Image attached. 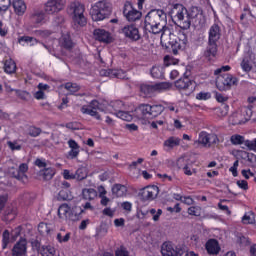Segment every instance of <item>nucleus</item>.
<instances>
[{"mask_svg":"<svg viewBox=\"0 0 256 256\" xmlns=\"http://www.w3.org/2000/svg\"><path fill=\"white\" fill-rule=\"evenodd\" d=\"M94 39H96V41H100L102 43H111L112 41V37H111V33H109L108 31H106L105 29H96L94 30Z\"/></svg>","mask_w":256,"mask_h":256,"instance_id":"412c9836","label":"nucleus"},{"mask_svg":"<svg viewBox=\"0 0 256 256\" xmlns=\"http://www.w3.org/2000/svg\"><path fill=\"white\" fill-rule=\"evenodd\" d=\"M161 253L163 256H189L187 249L181 246L173 248L171 244L163 245Z\"/></svg>","mask_w":256,"mask_h":256,"instance_id":"4468645a","label":"nucleus"},{"mask_svg":"<svg viewBox=\"0 0 256 256\" xmlns=\"http://www.w3.org/2000/svg\"><path fill=\"white\" fill-rule=\"evenodd\" d=\"M133 9H134V8H133V4H131V2H126V3L124 4L123 15H124L125 17H127L128 14H129Z\"/></svg>","mask_w":256,"mask_h":256,"instance_id":"052dcab7","label":"nucleus"},{"mask_svg":"<svg viewBox=\"0 0 256 256\" xmlns=\"http://www.w3.org/2000/svg\"><path fill=\"white\" fill-rule=\"evenodd\" d=\"M27 255V240L20 239L13 249H12V256H25Z\"/></svg>","mask_w":256,"mask_h":256,"instance_id":"6ab92c4d","label":"nucleus"},{"mask_svg":"<svg viewBox=\"0 0 256 256\" xmlns=\"http://www.w3.org/2000/svg\"><path fill=\"white\" fill-rule=\"evenodd\" d=\"M116 256H129V252L125 250V248L121 247L120 249L116 250L115 252Z\"/></svg>","mask_w":256,"mask_h":256,"instance_id":"774afa93","label":"nucleus"},{"mask_svg":"<svg viewBox=\"0 0 256 256\" xmlns=\"http://www.w3.org/2000/svg\"><path fill=\"white\" fill-rule=\"evenodd\" d=\"M141 12L138 10H135V8L126 16V19L128 21H138V19H141Z\"/></svg>","mask_w":256,"mask_h":256,"instance_id":"ea45409f","label":"nucleus"},{"mask_svg":"<svg viewBox=\"0 0 256 256\" xmlns=\"http://www.w3.org/2000/svg\"><path fill=\"white\" fill-rule=\"evenodd\" d=\"M116 116L122 119L123 121H133V116L129 112L118 111Z\"/></svg>","mask_w":256,"mask_h":256,"instance_id":"49530a36","label":"nucleus"},{"mask_svg":"<svg viewBox=\"0 0 256 256\" xmlns=\"http://www.w3.org/2000/svg\"><path fill=\"white\" fill-rule=\"evenodd\" d=\"M68 15L72 16L74 23L80 25V27H85L87 25V18H85V5L81 2H73L68 7Z\"/></svg>","mask_w":256,"mask_h":256,"instance_id":"0eeeda50","label":"nucleus"},{"mask_svg":"<svg viewBox=\"0 0 256 256\" xmlns=\"http://www.w3.org/2000/svg\"><path fill=\"white\" fill-rule=\"evenodd\" d=\"M218 116L219 117H227L228 113H229V106L227 105H222V107H220L218 109Z\"/></svg>","mask_w":256,"mask_h":256,"instance_id":"3c124183","label":"nucleus"},{"mask_svg":"<svg viewBox=\"0 0 256 256\" xmlns=\"http://www.w3.org/2000/svg\"><path fill=\"white\" fill-rule=\"evenodd\" d=\"M112 194L115 197H125L127 195V186L122 184H114L112 186Z\"/></svg>","mask_w":256,"mask_h":256,"instance_id":"393cba45","label":"nucleus"},{"mask_svg":"<svg viewBox=\"0 0 256 256\" xmlns=\"http://www.w3.org/2000/svg\"><path fill=\"white\" fill-rule=\"evenodd\" d=\"M82 113L91 115V117H95L98 121H105L107 125H113V117H115V114L111 112H105L104 110H100V112H97L95 110H89L85 107L81 108Z\"/></svg>","mask_w":256,"mask_h":256,"instance_id":"9b49d317","label":"nucleus"},{"mask_svg":"<svg viewBox=\"0 0 256 256\" xmlns=\"http://www.w3.org/2000/svg\"><path fill=\"white\" fill-rule=\"evenodd\" d=\"M230 141L232 143V145H245V137L241 136V135H232L230 138Z\"/></svg>","mask_w":256,"mask_h":256,"instance_id":"a19ab883","label":"nucleus"},{"mask_svg":"<svg viewBox=\"0 0 256 256\" xmlns=\"http://www.w3.org/2000/svg\"><path fill=\"white\" fill-rule=\"evenodd\" d=\"M233 85H237V78L231 74L219 75L216 78V87L219 91H229Z\"/></svg>","mask_w":256,"mask_h":256,"instance_id":"9d476101","label":"nucleus"},{"mask_svg":"<svg viewBox=\"0 0 256 256\" xmlns=\"http://www.w3.org/2000/svg\"><path fill=\"white\" fill-rule=\"evenodd\" d=\"M63 7H65V0H50L45 5V12L53 15L62 11Z\"/></svg>","mask_w":256,"mask_h":256,"instance_id":"dca6fc26","label":"nucleus"},{"mask_svg":"<svg viewBox=\"0 0 256 256\" xmlns=\"http://www.w3.org/2000/svg\"><path fill=\"white\" fill-rule=\"evenodd\" d=\"M54 187L59 189H71V184L67 182L65 179H55L54 180Z\"/></svg>","mask_w":256,"mask_h":256,"instance_id":"2f4dec72","label":"nucleus"},{"mask_svg":"<svg viewBox=\"0 0 256 256\" xmlns=\"http://www.w3.org/2000/svg\"><path fill=\"white\" fill-rule=\"evenodd\" d=\"M175 87H177L179 91H183L184 95H191V93L195 91L197 84H195V81L189 79V76L185 73L183 78L175 82Z\"/></svg>","mask_w":256,"mask_h":256,"instance_id":"1a4fd4ad","label":"nucleus"},{"mask_svg":"<svg viewBox=\"0 0 256 256\" xmlns=\"http://www.w3.org/2000/svg\"><path fill=\"white\" fill-rule=\"evenodd\" d=\"M242 221L246 225H249V224L255 223V218L253 216L251 217L249 215H244L243 218H242Z\"/></svg>","mask_w":256,"mask_h":256,"instance_id":"338daca9","label":"nucleus"},{"mask_svg":"<svg viewBox=\"0 0 256 256\" xmlns=\"http://www.w3.org/2000/svg\"><path fill=\"white\" fill-rule=\"evenodd\" d=\"M171 87L167 82L156 83L154 85L141 84L140 93L142 97H152L153 93L156 91H165Z\"/></svg>","mask_w":256,"mask_h":256,"instance_id":"6e6552de","label":"nucleus"},{"mask_svg":"<svg viewBox=\"0 0 256 256\" xmlns=\"http://www.w3.org/2000/svg\"><path fill=\"white\" fill-rule=\"evenodd\" d=\"M255 59V53L253 52H249L248 56L244 57L240 65L245 73H249V71L253 69V65H255Z\"/></svg>","mask_w":256,"mask_h":256,"instance_id":"aec40b11","label":"nucleus"},{"mask_svg":"<svg viewBox=\"0 0 256 256\" xmlns=\"http://www.w3.org/2000/svg\"><path fill=\"white\" fill-rule=\"evenodd\" d=\"M111 13H113V4L107 0L96 2L90 10V15L93 21L109 19V17H111Z\"/></svg>","mask_w":256,"mask_h":256,"instance_id":"39448f33","label":"nucleus"},{"mask_svg":"<svg viewBox=\"0 0 256 256\" xmlns=\"http://www.w3.org/2000/svg\"><path fill=\"white\" fill-rule=\"evenodd\" d=\"M68 145L71 149L68 153V159H76L79 156V144L75 140H69Z\"/></svg>","mask_w":256,"mask_h":256,"instance_id":"b1692460","label":"nucleus"},{"mask_svg":"<svg viewBox=\"0 0 256 256\" xmlns=\"http://www.w3.org/2000/svg\"><path fill=\"white\" fill-rule=\"evenodd\" d=\"M151 75L154 79H163V68L161 66H153Z\"/></svg>","mask_w":256,"mask_h":256,"instance_id":"e433bc0d","label":"nucleus"},{"mask_svg":"<svg viewBox=\"0 0 256 256\" xmlns=\"http://www.w3.org/2000/svg\"><path fill=\"white\" fill-rule=\"evenodd\" d=\"M84 212L85 210H83L81 206H74L71 209L69 205L62 204L58 208V217H60V219H67L68 221H79V219L82 217L81 215H83Z\"/></svg>","mask_w":256,"mask_h":256,"instance_id":"423d86ee","label":"nucleus"},{"mask_svg":"<svg viewBox=\"0 0 256 256\" xmlns=\"http://www.w3.org/2000/svg\"><path fill=\"white\" fill-rule=\"evenodd\" d=\"M181 143V139L177 137H169L166 141H164V147H168V149H173V147L179 146Z\"/></svg>","mask_w":256,"mask_h":256,"instance_id":"7c9ffc66","label":"nucleus"},{"mask_svg":"<svg viewBox=\"0 0 256 256\" xmlns=\"http://www.w3.org/2000/svg\"><path fill=\"white\" fill-rule=\"evenodd\" d=\"M55 176V169L54 168H44L38 172V177L43 181H51Z\"/></svg>","mask_w":256,"mask_h":256,"instance_id":"5701e85b","label":"nucleus"},{"mask_svg":"<svg viewBox=\"0 0 256 256\" xmlns=\"http://www.w3.org/2000/svg\"><path fill=\"white\" fill-rule=\"evenodd\" d=\"M64 89L69 91L70 95H75V93H77V91H79L81 89V86H79L77 83L67 82L64 85Z\"/></svg>","mask_w":256,"mask_h":256,"instance_id":"c9c22d12","label":"nucleus"},{"mask_svg":"<svg viewBox=\"0 0 256 256\" xmlns=\"http://www.w3.org/2000/svg\"><path fill=\"white\" fill-rule=\"evenodd\" d=\"M188 13L190 15V22L194 27H203L205 25V16L201 8L193 6L188 10Z\"/></svg>","mask_w":256,"mask_h":256,"instance_id":"f8f14e48","label":"nucleus"},{"mask_svg":"<svg viewBox=\"0 0 256 256\" xmlns=\"http://www.w3.org/2000/svg\"><path fill=\"white\" fill-rule=\"evenodd\" d=\"M236 184L238 185V187H240V189H243L244 191H247V189H249V184L246 180H238Z\"/></svg>","mask_w":256,"mask_h":256,"instance_id":"69168bd1","label":"nucleus"},{"mask_svg":"<svg viewBox=\"0 0 256 256\" xmlns=\"http://www.w3.org/2000/svg\"><path fill=\"white\" fill-rule=\"evenodd\" d=\"M44 19L45 17L43 16V13H40V12H36L31 15V21L36 25H39L40 23H42Z\"/></svg>","mask_w":256,"mask_h":256,"instance_id":"c03bdc74","label":"nucleus"},{"mask_svg":"<svg viewBox=\"0 0 256 256\" xmlns=\"http://www.w3.org/2000/svg\"><path fill=\"white\" fill-rule=\"evenodd\" d=\"M237 243H239L241 247H247V245H251V241H249V238L245 236H240L237 240Z\"/></svg>","mask_w":256,"mask_h":256,"instance_id":"603ef678","label":"nucleus"},{"mask_svg":"<svg viewBox=\"0 0 256 256\" xmlns=\"http://www.w3.org/2000/svg\"><path fill=\"white\" fill-rule=\"evenodd\" d=\"M38 231L41 235H50L51 233V227L47 223L41 222L38 225Z\"/></svg>","mask_w":256,"mask_h":256,"instance_id":"4c0bfd02","label":"nucleus"},{"mask_svg":"<svg viewBox=\"0 0 256 256\" xmlns=\"http://www.w3.org/2000/svg\"><path fill=\"white\" fill-rule=\"evenodd\" d=\"M40 253L42 256H55V248L53 246H42Z\"/></svg>","mask_w":256,"mask_h":256,"instance_id":"58836bf2","label":"nucleus"},{"mask_svg":"<svg viewBox=\"0 0 256 256\" xmlns=\"http://www.w3.org/2000/svg\"><path fill=\"white\" fill-rule=\"evenodd\" d=\"M146 31L159 35L167 27V13L161 9L150 10L144 19Z\"/></svg>","mask_w":256,"mask_h":256,"instance_id":"f03ea898","label":"nucleus"},{"mask_svg":"<svg viewBox=\"0 0 256 256\" xmlns=\"http://www.w3.org/2000/svg\"><path fill=\"white\" fill-rule=\"evenodd\" d=\"M82 196L85 201H93L97 197V190L93 188H84L82 190Z\"/></svg>","mask_w":256,"mask_h":256,"instance_id":"cd10ccee","label":"nucleus"},{"mask_svg":"<svg viewBox=\"0 0 256 256\" xmlns=\"http://www.w3.org/2000/svg\"><path fill=\"white\" fill-rule=\"evenodd\" d=\"M16 95L23 101H27V99L31 97V94L29 92L23 90H16Z\"/></svg>","mask_w":256,"mask_h":256,"instance_id":"8fccbe9b","label":"nucleus"},{"mask_svg":"<svg viewBox=\"0 0 256 256\" xmlns=\"http://www.w3.org/2000/svg\"><path fill=\"white\" fill-rule=\"evenodd\" d=\"M7 145L11 151H21V145H19L17 142L8 141Z\"/></svg>","mask_w":256,"mask_h":256,"instance_id":"e2e57ef3","label":"nucleus"},{"mask_svg":"<svg viewBox=\"0 0 256 256\" xmlns=\"http://www.w3.org/2000/svg\"><path fill=\"white\" fill-rule=\"evenodd\" d=\"M9 173L11 177H13L14 179H17V181H21L22 183H27V175L20 173L19 169L15 167H11L9 169Z\"/></svg>","mask_w":256,"mask_h":256,"instance_id":"a878e982","label":"nucleus"},{"mask_svg":"<svg viewBox=\"0 0 256 256\" xmlns=\"http://www.w3.org/2000/svg\"><path fill=\"white\" fill-rule=\"evenodd\" d=\"M157 195H159V187L157 186H147L138 193V197L142 201H153L157 199Z\"/></svg>","mask_w":256,"mask_h":256,"instance_id":"2eb2a0df","label":"nucleus"},{"mask_svg":"<svg viewBox=\"0 0 256 256\" xmlns=\"http://www.w3.org/2000/svg\"><path fill=\"white\" fill-rule=\"evenodd\" d=\"M62 175H63L65 181H71L73 179H76V177H77L75 174L71 173V171H69V170H64Z\"/></svg>","mask_w":256,"mask_h":256,"instance_id":"4d7b16f0","label":"nucleus"},{"mask_svg":"<svg viewBox=\"0 0 256 256\" xmlns=\"http://www.w3.org/2000/svg\"><path fill=\"white\" fill-rule=\"evenodd\" d=\"M9 230H5L2 234V249H7V245H9Z\"/></svg>","mask_w":256,"mask_h":256,"instance_id":"09e8293b","label":"nucleus"},{"mask_svg":"<svg viewBox=\"0 0 256 256\" xmlns=\"http://www.w3.org/2000/svg\"><path fill=\"white\" fill-rule=\"evenodd\" d=\"M11 7V0H1L0 11H7Z\"/></svg>","mask_w":256,"mask_h":256,"instance_id":"680f3d73","label":"nucleus"},{"mask_svg":"<svg viewBox=\"0 0 256 256\" xmlns=\"http://www.w3.org/2000/svg\"><path fill=\"white\" fill-rule=\"evenodd\" d=\"M196 99L199 101H207V99H211V94L209 92H200L196 95Z\"/></svg>","mask_w":256,"mask_h":256,"instance_id":"5fc2aeb1","label":"nucleus"},{"mask_svg":"<svg viewBox=\"0 0 256 256\" xmlns=\"http://www.w3.org/2000/svg\"><path fill=\"white\" fill-rule=\"evenodd\" d=\"M134 113L138 119H151V105L140 104Z\"/></svg>","mask_w":256,"mask_h":256,"instance_id":"a211bd4d","label":"nucleus"},{"mask_svg":"<svg viewBox=\"0 0 256 256\" xmlns=\"http://www.w3.org/2000/svg\"><path fill=\"white\" fill-rule=\"evenodd\" d=\"M112 78H116V79H129V77L127 76V74L123 70H113Z\"/></svg>","mask_w":256,"mask_h":256,"instance_id":"de8ad7c7","label":"nucleus"},{"mask_svg":"<svg viewBox=\"0 0 256 256\" xmlns=\"http://www.w3.org/2000/svg\"><path fill=\"white\" fill-rule=\"evenodd\" d=\"M122 33L131 41H139L141 34H139V28L135 25H128L122 28Z\"/></svg>","mask_w":256,"mask_h":256,"instance_id":"f3484780","label":"nucleus"},{"mask_svg":"<svg viewBox=\"0 0 256 256\" xmlns=\"http://www.w3.org/2000/svg\"><path fill=\"white\" fill-rule=\"evenodd\" d=\"M230 121H232V125H243L245 123V119L241 113L232 114Z\"/></svg>","mask_w":256,"mask_h":256,"instance_id":"f704fd0d","label":"nucleus"},{"mask_svg":"<svg viewBox=\"0 0 256 256\" xmlns=\"http://www.w3.org/2000/svg\"><path fill=\"white\" fill-rule=\"evenodd\" d=\"M74 175L78 181H83V179H87V170L85 168H79Z\"/></svg>","mask_w":256,"mask_h":256,"instance_id":"a18cd8bd","label":"nucleus"},{"mask_svg":"<svg viewBox=\"0 0 256 256\" xmlns=\"http://www.w3.org/2000/svg\"><path fill=\"white\" fill-rule=\"evenodd\" d=\"M221 39V28L214 24L209 30L208 46L204 52V57L208 61H213L217 57V41Z\"/></svg>","mask_w":256,"mask_h":256,"instance_id":"20e7f679","label":"nucleus"},{"mask_svg":"<svg viewBox=\"0 0 256 256\" xmlns=\"http://www.w3.org/2000/svg\"><path fill=\"white\" fill-rule=\"evenodd\" d=\"M161 45L166 49H171L173 55H177L179 50L185 49L187 45V36L184 33H179L178 36L173 32V28L167 26L161 32Z\"/></svg>","mask_w":256,"mask_h":256,"instance_id":"f257e3e1","label":"nucleus"},{"mask_svg":"<svg viewBox=\"0 0 256 256\" xmlns=\"http://www.w3.org/2000/svg\"><path fill=\"white\" fill-rule=\"evenodd\" d=\"M13 8L17 15H23L27 11V5L23 0H16L13 2Z\"/></svg>","mask_w":256,"mask_h":256,"instance_id":"bb28decb","label":"nucleus"},{"mask_svg":"<svg viewBox=\"0 0 256 256\" xmlns=\"http://www.w3.org/2000/svg\"><path fill=\"white\" fill-rule=\"evenodd\" d=\"M151 215H153V221H159V217H161V215L163 214V210L158 209L155 210V208H152L150 210Z\"/></svg>","mask_w":256,"mask_h":256,"instance_id":"864d4df0","label":"nucleus"},{"mask_svg":"<svg viewBox=\"0 0 256 256\" xmlns=\"http://www.w3.org/2000/svg\"><path fill=\"white\" fill-rule=\"evenodd\" d=\"M246 157H247V161L250 162V167H253L254 169H256V155L251 153H247L246 154Z\"/></svg>","mask_w":256,"mask_h":256,"instance_id":"6e6d98bb","label":"nucleus"},{"mask_svg":"<svg viewBox=\"0 0 256 256\" xmlns=\"http://www.w3.org/2000/svg\"><path fill=\"white\" fill-rule=\"evenodd\" d=\"M18 43H31V45H35V43H39V40L31 36H21L18 38Z\"/></svg>","mask_w":256,"mask_h":256,"instance_id":"79ce46f5","label":"nucleus"},{"mask_svg":"<svg viewBox=\"0 0 256 256\" xmlns=\"http://www.w3.org/2000/svg\"><path fill=\"white\" fill-rule=\"evenodd\" d=\"M63 47H65V49H72L73 48V41H71V38L69 36H65L63 38Z\"/></svg>","mask_w":256,"mask_h":256,"instance_id":"bf43d9fd","label":"nucleus"},{"mask_svg":"<svg viewBox=\"0 0 256 256\" xmlns=\"http://www.w3.org/2000/svg\"><path fill=\"white\" fill-rule=\"evenodd\" d=\"M150 111H151V119H153V117H159V115H161V113H163L165 111V107H163V105L159 104V105H150Z\"/></svg>","mask_w":256,"mask_h":256,"instance_id":"473e14b6","label":"nucleus"},{"mask_svg":"<svg viewBox=\"0 0 256 256\" xmlns=\"http://www.w3.org/2000/svg\"><path fill=\"white\" fill-rule=\"evenodd\" d=\"M41 128H37V127H30L29 129V135L30 137H39L41 135Z\"/></svg>","mask_w":256,"mask_h":256,"instance_id":"13d9d810","label":"nucleus"},{"mask_svg":"<svg viewBox=\"0 0 256 256\" xmlns=\"http://www.w3.org/2000/svg\"><path fill=\"white\" fill-rule=\"evenodd\" d=\"M82 107H85L86 109H88V111H97V113H101V111H103L101 109V106L99 104V101L97 100H93L90 105H89V108L87 106H82Z\"/></svg>","mask_w":256,"mask_h":256,"instance_id":"37998d69","label":"nucleus"},{"mask_svg":"<svg viewBox=\"0 0 256 256\" xmlns=\"http://www.w3.org/2000/svg\"><path fill=\"white\" fill-rule=\"evenodd\" d=\"M245 146L248 147V149H250V151H256V139H254L252 141L246 140Z\"/></svg>","mask_w":256,"mask_h":256,"instance_id":"0e129e2a","label":"nucleus"},{"mask_svg":"<svg viewBox=\"0 0 256 256\" xmlns=\"http://www.w3.org/2000/svg\"><path fill=\"white\" fill-rule=\"evenodd\" d=\"M205 249L208 255H217L221 252V246L219 245V241H217V239H209L205 244Z\"/></svg>","mask_w":256,"mask_h":256,"instance_id":"4be33fe9","label":"nucleus"},{"mask_svg":"<svg viewBox=\"0 0 256 256\" xmlns=\"http://www.w3.org/2000/svg\"><path fill=\"white\" fill-rule=\"evenodd\" d=\"M240 115H242L244 123H247V121H249L253 115V106L250 105L247 108L242 109Z\"/></svg>","mask_w":256,"mask_h":256,"instance_id":"72a5a7b5","label":"nucleus"},{"mask_svg":"<svg viewBox=\"0 0 256 256\" xmlns=\"http://www.w3.org/2000/svg\"><path fill=\"white\" fill-rule=\"evenodd\" d=\"M17 70V64H15V61L13 59H8L4 63V71L5 73L12 74Z\"/></svg>","mask_w":256,"mask_h":256,"instance_id":"c756f323","label":"nucleus"},{"mask_svg":"<svg viewBox=\"0 0 256 256\" xmlns=\"http://www.w3.org/2000/svg\"><path fill=\"white\" fill-rule=\"evenodd\" d=\"M217 141H219L217 135L202 131L199 134L198 140L194 142V146L199 147V145H203V147H211V145L217 143Z\"/></svg>","mask_w":256,"mask_h":256,"instance_id":"ddd939ff","label":"nucleus"},{"mask_svg":"<svg viewBox=\"0 0 256 256\" xmlns=\"http://www.w3.org/2000/svg\"><path fill=\"white\" fill-rule=\"evenodd\" d=\"M58 201H71L73 199V194L69 189H59L58 190Z\"/></svg>","mask_w":256,"mask_h":256,"instance_id":"c85d7f7f","label":"nucleus"},{"mask_svg":"<svg viewBox=\"0 0 256 256\" xmlns=\"http://www.w3.org/2000/svg\"><path fill=\"white\" fill-rule=\"evenodd\" d=\"M170 15L175 25L180 27V29L187 30L191 28L189 10L182 4H174L170 11Z\"/></svg>","mask_w":256,"mask_h":256,"instance_id":"7ed1b4c3","label":"nucleus"}]
</instances>
